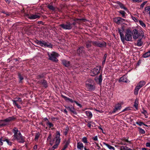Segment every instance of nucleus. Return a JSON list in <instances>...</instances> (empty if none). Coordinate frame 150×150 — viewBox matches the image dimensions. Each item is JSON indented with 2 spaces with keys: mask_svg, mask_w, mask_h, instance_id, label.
<instances>
[{
  "mask_svg": "<svg viewBox=\"0 0 150 150\" xmlns=\"http://www.w3.org/2000/svg\"><path fill=\"white\" fill-rule=\"evenodd\" d=\"M12 131L14 134L12 136L13 138L12 139V141H14L16 140L18 142L22 143L25 142V137L22 136L20 132L16 127H14Z\"/></svg>",
  "mask_w": 150,
  "mask_h": 150,
  "instance_id": "f257e3e1",
  "label": "nucleus"
},
{
  "mask_svg": "<svg viewBox=\"0 0 150 150\" xmlns=\"http://www.w3.org/2000/svg\"><path fill=\"white\" fill-rule=\"evenodd\" d=\"M60 134L59 132H57L55 137L54 138L53 141L50 140V144L51 145L53 144V141H55V144L51 148V150H54L57 148L60 143Z\"/></svg>",
  "mask_w": 150,
  "mask_h": 150,
  "instance_id": "f03ea898",
  "label": "nucleus"
},
{
  "mask_svg": "<svg viewBox=\"0 0 150 150\" xmlns=\"http://www.w3.org/2000/svg\"><path fill=\"white\" fill-rule=\"evenodd\" d=\"M132 33L131 30L129 29L126 30L125 34V36L124 35V40L122 39L121 40L122 42H124L125 40L127 41H131L132 39Z\"/></svg>",
  "mask_w": 150,
  "mask_h": 150,
  "instance_id": "7ed1b4c3",
  "label": "nucleus"
},
{
  "mask_svg": "<svg viewBox=\"0 0 150 150\" xmlns=\"http://www.w3.org/2000/svg\"><path fill=\"white\" fill-rule=\"evenodd\" d=\"M47 54L49 57V59L54 62H57L58 61L57 57L59 55L57 53L55 52H52V53L48 52Z\"/></svg>",
  "mask_w": 150,
  "mask_h": 150,
  "instance_id": "20e7f679",
  "label": "nucleus"
},
{
  "mask_svg": "<svg viewBox=\"0 0 150 150\" xmlns=\"http://www.w3.org/2000/svg\"><path fill=\"white\" fill-rule=\"evenodd\" d=\"M35 42L37 45L42 47L44 46L45 47H47L50 48H52V45L51 43L46 42L43 40L40 41L36 40Z\"/></svg>",
  "mask_w": 150,
  "mask_h": 150,
  "instance_id": "39448f33",
  "label": "nucleus"
},
{
  "mask_svg": "<svg viewBox=\"0 0 150 150\" xmlns=\"http://www.w3.org/2000/svg\"><path fill=\"white\" fill-rule=\"evenodd\" d=\"M93 44L94 45L98 46L100 47H102L103 46V44L102 43H100L98 42H91L89 41L87 42L86 43V47L88 48L91 47V44Z\"/></svg>",
  "mask_w": 150,
  "mask_h": 150,
  "instance_id": "423d86ee",
  "label": "nucleus"
},
{
  "mask_svg": "<svg viewBox=\"0 0 150 150\" xmlns=\"http://www.w3.org/2000/svg\"><path fill=\"white\" fill-rule=\"evenodd\" d=\"M59 26L64 30H70L72 28L71 23L68 22H66L64 23L61 24Z\"/></svg>",
  "mask_w": 150,
  "mask_h": 150,
  "instance_id": "0eeeda50",
  "label": "nucleus"
},
{
  "mask_svg": "<svg viewBox=\"0 0 150 150\" xmlns=\"http://www.w3.org/2000/svg\"><path fill=\"white\" fill-rule=\"evenodd\" d=\"M132 33L133 38L135 40L137 39L139 36H143V31H141L140 33H139L136 29L133 30Z\"/></svg>",
  "mask_w": 150,
  "mask_h": 150,
  "instance_id": "6e6552de",
  "label": "nucleus"
},
{
  "mask_svg": "<svg viewBox=\"0 0 150 150\" xmlns=\"http://www.w3.org/2000/svg\"><path fill=\"white\" fill-rule=\"evenodd\" d=\"M15 99H16V100H12L13 102V105H16L18 108L19 109L21 108V106L18 104L17 102H18L20 104H22L23 103V102L22 101L21 99L20 98H16Z\"/></svg>",
  "mask_w": 150,
  "mask_h": 150,
  "instance_id": "1a4fd4ad",
  "label": "nucleus"
},
{
  "mask_svg": "<svg viewBox=\"0 0 150 150\" xmlns=\"http://www.w3.org/2000/svg\"><path fill=\"white\" fill-rule=\"evenodd\" d=\"M84 48L82 46L80 47L77 50V54L79 56H83L85 54V52L84 50Z\"/></svg>",
  "mask_w": 150,
  "mask_h": 150,
  "instance_id": "9d476101",
  "label": "nucleus"
},
{
  "mask_svg": "<svg viewBox=\"0 0 150 150\" xmlns=\"http://www.w3.org/2000/svg\"><path fill=\"white\" fill-rule=\"evenodd\" d=\"M100 67L98 66L96 67L94 69L91 70L90 73L91 75L94 76L100 72Z\"/></svg>",
  "mask_w": 150,
  "mask_h": 150,
  "instance_id": "9b49d317",
  "label": "nucleus"
},
{
  "mask_svg": "<svg viewBox=\"0 0 150 150\" xmlns=\"http://www.w3.org/2000/svg\"><path fill=\"white\" fill-rule=\"evenodd\" d=\"M27 18L31 20L38 18H40L39 15L36 14H30L27 15Z\"/></svg>",
  "mask_w": 150,
  "mask_h": 150,
  "instance_id": "f8f14e48",
  "label": "nucleus"
},
{
  "mask_svg": "<svg viewBox=\"0 0 150 150\" xmlns=\"http://www.w3.org/2000/svg\"><path fill=\"white\" fill-rule=\"evenodd\" d=\"M86 87L87 89L89 91H92L94 90L95 89L94 85L89 84L86 86Z\"/></svg>",
  "mask_w": 150,
  "mask_h": 150,
  "instance_id": "ddd939ff",
  "label": "nucleus"
},
{
  "mask_svg": "<svg viewBox=\"0 0 150 150\" xmlns=\"http://www.w3.org/2000/svg\"><path fill=\"white\" fill-rule=\"evenodd\" d=\"M121 108V106L120 104H118L116 105L115 108L112 112V113L115 112L117 111L120 110Z\"/></svg>",
  "mask_w": 150,
  "mask_h": 150,
  "instance_id": "4468645a",
  "label": "nucleus"
},
{
  "mask_svg": "<svg viewBox=\"0 0 150 150\" xmlns=\"http://www.w3.org/2000/svg\"><path fill=\"white\" fill-rule=\"evenodd\" d=\"M145 84V82L144 81H140L139 82L136 86L139 88L140 89Z\"/></svg>",
  "mask_w": 150,
  "mask_h": 150,
  "instance_id": "2eb2a0df",
  "label": "nucleus"
},
{
  "mask_svg": "<svg viewBox=\"0 0 150 150\" xmlns=\"http://www.w3.org/2000/svg\"><path fill=\"white\" fill-rule=\"evenodd\" d=\"M62 62L63 65L66 67H69L70 65V62L69 61L63 59L62 60Z\"/></svg>",
  "mask_w": 150,
  "mask_h": 150,
  "instance_id": "dca6fc26",
  "label": "nucleus"
},
{
  "mask_svg": "<svg viewBox=\"0 0 150 150\" xmlns=\"http://www.w3.org/2000/svg\"><path fill=\"white\" fill-rule=\"evenodd\" d=\"M15 119V118L13 117H9L5 119L3 121L6 122H9Z\"/></svg>",
  "mask_w": 150,
  "mask_h": 150,
  "instance_id": "f3484780",
  "label": "nucleus"
},
{
  "mask_svg": "<svg viewBox=\"0 0 150 150\" xmlns=\"http://www.w3.org/2000/svg\"><path fill=\"white\" fill-rule=\"evenodd\" d=\"M77 148L81 150H83V144L81 142H79L77 144Z\"/></svg>",
  "mask_w": 150,
  "mask_h": 150,
  "instance_id": "a211bd4d",
  "label": "nucleus"
},
{
  "mask_svg": "<svg viewBox=\"0 0 150 150\" xmlns=\"http://www.w3.org/2000/svg\"><path fill=\"white\" fill-rule=\"evenodd\" d=\"M89 84H94L93 81L91 79H88L86 81V86L88 85Z\"/></svg>",
  "mask_w": 150,
  "mask_h": 150,
  "instance_id": "6ab92c4d",
  "label": "nucleus"
},
{
  "mask_svg": "<svg viewBox=\"0 0 150 150\" xmlns=\"http://www.w3.org/2000/svg\"><path fill=\"white\" fill-rule=\"evenodd\" d=\"M52 4V3H50L47 6V7L50 10L54 11L55 10V8L53 6Z\"/></svg>",
  "mask_w": 150,
  "mask_h": 150,
  "instance_id": "aec40b11",
  "label": "nucleus"
},
{
  "mask_svg": "<svg viewBox=\"0 0 150 150\" xmlns=\"http://www.w3.org/2000/svg\"><path fill=\"white\" fill-rule=\"evenodd\" d=\"M102 74H101L100 75L99 78H96L95 80L97 81H98L99 83V84L100 85V83L102 81Z\"/></svg>",
  "mask_w": 150,
  "mask_h": 150,
  "instance_id": "412c9836",
  "label": "nucleus"
},
{
  "mask_svg": "<svg viewBox=\"0 0 150 150\" xmlns=\"http://www.w3.org/2000/svg\"><path fill=\"white\" fill-rule=\"evenodd\" d=\"M127 79L126 76H124L121 77L119 80L120 82H127Z\"/></svg>",
  "mask_w": 150,
  "mask_h": 150,
  "instance_id": "4be33fe9",
  "label": "nucleus"
},
{
  "mask_svg": "<svg viewBox=\"0 0 150 150\" xmlns=\"http://www.w3.org/2000/svg\"><path fill=\"white\" fill-rule=\"evenodd\" d=\"M66 108L67 110L71 111L73 113L75 114H76V112L73 107H66Z\"/></svg>",
  "mask_w": 150,
  "mask_h": 150,
  "instance_id": "5701e85b",
  "label": "nucleus"
},
{
  "mask_svg": "<svg viewBox=\"0 0 150 150\" xmlns=\"http://www.w3.org/2000/svg\"><path fill=\"white\" fill-rule=\"evenodd\" d=\"M62 97L66 101H70L71 103H73L74 102V100H72L71 99H70L69 98H68L65 96H64L63 95H62Z\"/></svg>",
  "mask_w": 150,
  "mask_h": 150,
  "instance_id": "b1692460",
  "label": "nucleus"
},
{
  "mask_svg": "<svg viewBox=\"0 0 150 150\" xmlns=\"http://www.w3.org/2000/svg\"><path fill=\"white\" fill-rule=\"evenodd\" d=\"M118 32L120 34L121 40L122 39V40H124V34L123 32V31L120 30V29H118Z\"/></svg>",
  "mask_w": 150,
  "mask_h": 150,
  "instance_id": "393cba45",
  "label": "nucleus"
},
{
  "mask_svg": "<svg viewBox=\"0 0 150 150\" xmlns=\"http://www.w3.org/2000/svg\"><path fill=\"white\" fill-rule=\"evenodd\" d=\"M129 142L127 139H122L121 144L122 145H126L127 144V143H128Z\"/></svg>",
  "mask_w": 150,
  "mask_h": 150,
  "instance_id": "a878e982",
  "label": "nucleus"
},
{
  "mask_svg": "<svg viewBox=\"0 0 150 150\" xmlns=\"http://www.w3.org/2000/svg\"><path fill=\"white\" fill-rule=\"evenodd\" d=\"M114 21L117 24H121L120 17H117L114 19Z\"/></svg>",
  "mask_w": 150,
  "mask_h": 150,
  "instance_id": "bb28decb",
  "label": "nucleus"
},
{
  "mask_svg": "<svg viewBox=\"0 0 150 150\" xmlns=\"http://www.w3.org/2000/svg\"><path fill=\"white\" fill-rule=\"evenodd\" d=\"M138 104V99L137 98H136L135 100L134 105V106L136 108V109H137Z\"/></svg>",
  "mask_w": 150,
  "mask_h": 150,
  "instance_id": "cd10ccee",
  "label": "nucleus"
},
{
  "mask_svg": "<svg viewBox=\"0 0 150 150\" xmlns=\"http://www.w3.org/2000/svg\"><path fill=\"white\" fill-rule=\"evenodd\" d=\"M150 56V51H149L145 54L143 55V57L144 58H146Z\"/></svg>",
  "mask_w": 150,
  "mask_h": 150,
  "instance_id": "c85d7f7f",
  "label": "nucleus"
},
{
  "mask_svg": "<svg viewBox=\"0 0 150 150\" xmlns=\"http://www.w3.org/2000/svg\"><path fill=\"white\" fill-rule=\"evenodd\" d=\"M40 82L45 88H46L47 87V83L46 81L43 80L42 81Z\"/></svg>",
  "mask_w": 150,
  "mask_h": 150,
  "instance_id": "c756f323",
  "label": "nucleus"
},
{
  "mask_svg": "<svg viewBox=\"0 0 150 150\" xmlns=\"http://www.w3.org/2000/svg\"><path fill=\"white\" fill-rule=\"evenodd\" d=\"M129 148L128 147L124 146H121L120 149V150H129Z\"/></svg>",
  "mask_w": 150,
  "mask_h": 150,
  "instance_id": "7c9ffc66",
  "label": "nucleus"
},
{
  "mask_svg": "<svg viewBox=\"0 0 150 150\" xmlns=\"http://www.w3.org/2000/svg\"><path fill=\"white\" fill-rule=\"evenodd\" d=\"M104 144L109 149H114L115 148L114 147L110 146V145L108 144H106L105 143H104Z\"/></svg>",
  "mask_w": 150,
  "mask_h": 150,
  "instance_id": "2f4dec72",
  "label": "nucleus"
},
{
  "mask_svg": "<svg viewBox=\"0 0 150 150\" xmlns=\"http://www.w3.org/2000/svg\"><path fill=\"white\" fill-rule=\"evenodd\" d=\"M140 89L136 86L134 90V94L135 95H137L138 93V91Z\"/></svg>",
  "mask_w": 150,
  "mask_h": 150,
  "instance_id": "473e14b6",
  "label": "nucleus"
},
{
  "mask_svg": "<svg viewBox=\"0 0 150 150\" xmlns=\"http://www.w3.org/2000/svg\"><path fill=\"white\" fill-rule=\"evenodd\" d=\"M85 113L87 116L89 117H91L92 116V114L90 111H86Z\"/></svg>",
  "mask_w": 150,
  "mask_h": 150,
  "instance_id": "72a5a7b5",
  "label": "nucleus"
},
{
  "mask_svg": "<svg viewBox=\"0 0 150 150\" xmlns=\"http://www.w3.org/2000/svg\"><path fill=\"white\" fill-rule=\"evenodd\" d=\"M44 76V74L43 73H42L40 74H39L37 76L36 78L37 79H40V78H43Z\"/></svg>",
  "mask_w": 150,
  "mask_h": 150,
  "instance_id": "f704fd0d",
  "label": "nucleus"
},
{
  "mask_svg": "<svg viewBox=\"0 0 150 150\" xmlns=\"http://www.w3.org/2000/svg\"><path fill=\"white\" fill-rule=\"evenodd\" d=\"M2 141L4 142H6L9 145H11L12 144V142H10L9 139H4Z\"/></svg>",
  "mask_w": 150,
  "mask_h": 150,
  "instance_id": "c9c22d12",
  "label": "nucleus"
},
{
  "mask_svg": "<svg viewBox=\"0 0 150 150\" xmlns=\"http://www.w3.org/2000/svg\"><path fill=\"white\" fill-rule=\"evenodd\" d=\"M138 128L139 129V132L140 133L142 134H144L145 133V132L143 129H142L140 127H138Z\"/></svg>",
  "mask_w": 150,
  "mask_h": 150,
  "instance_id": "e433bc0d",
  "label": "nucleus"
},
{
  "mask_svg": "<svg viewBox=\"0 0 150 150\" xmlns=\"http://www.w3.org/2000/svg\"><path fill=\"white\" fill-rule=\"evenodd\" d=\"M138 21L140 25L142 27H146V25L143 21Z\"/></svg>",
  "mask_w": 150,
  "mask_h": 150,
  "instance_id": "4c0bfd02",
  "label": "nucleus"
},
{
  "mask_svg": "<svg viewBox=\"0 0 150 150\" xmlns=\"http://www.w3.org/2000/svg\"><path fill=\"white\" fill-rule=\"evenodd\" d=\"M69 129L68 127H67L65 129L64 131V134L65 135H67L68 133V131L69 130Z\"/></svg>",
  "mask_w": 150,
  "mask_h": 150,
  "instance_id": "58836bf2",
  "label": "nucleus"
},
{
  "mask_svg": "<svg viewBox=\"0 0 150 150\" xmlns=\"http://www.w3.org/2000/svg\"><path fill=\"white\" fill-rule=\"evenodd\" d=\"M18 77L19 79V81L21 82V81L23 79V77L21 75L20 73L18 74Z\"/></svg>",
  "mask_w": 150,
  "mask_h": 150,
  "instance_id": "ea45409f",
  "label": "nucleus"
},
{
  "mask_svg": "<svg viewBox=\"0 0 150 150\" xmlns=\"http://www.w3.org/2000/svg\"><path fill=\"white\" fill-rule=\"evenodd\" d=\"M47 123V124L49 126V127L50 128H52L53 127L54 125L51 123L49 121H48Z\"/></svg>",
  "mask_w": 150,
  "mask_h": 150,
  "instance_id": "a19ab883",
  "label": "nucleus"
},
{
  "mask_svg": "<svg viewBox=\"0 0 150 150\" xmlns=\"http://www.w3.org/2000/svg\"><path fill=\"white\" fill-rule=\"evenodd\" d=\"M145 11L146 12H148L150 11V6H148L145 8Z\"/></svg>",
  "mask_w": 150,
  "mask_h": 150,
  "instance_id": "79ce46f5",
  "label": "nucleus"
},
{
  "mask_svg": "<svg viewBox=\"0 0 150 150\" xmlns=\"http://www.w3.org/2000/svg\"><path fill=\"white\" fill-rule=\"evenodd\" d=\"M70 143V139H68L66 141L65 144L64 146H66L67 147H68Z\"/></svg>",
  "mask_w": 150,
  "mask_h": 150,
  "instance_id": "37998d69",
  "label": "nucleus"
},
{
  "mask_svg": "<svg viewBox=\"0 0 150 150\" xmlns=\"http://www.w3.org/2000/svg\"><path fill=\"white\" fill-rule=\"evenodd\" d=\"M119 12L122 14L123 17H125V12L124 11H119Z\"/></svg>",
  "mask_w": 150,
  "mask_h": 150,
  "instance_id": "c03bdc74",
  "label": "nucleus"
},
{
  "mask_svg": "<svg viewBox=\"0 0 150 150\" xmlns=\"http://www.w3.org/2000/svg\"><path fill=\"white\" fill-rule=\"evenodd\" d=\"M142 42L141 40H138L137 43V45L139 46H141L142 45Z\"/></svg>",
  "mask_w": 150,
  "mask_h": 150,
  "instance_id": "a18cd8bd",
  "label": "nucleus"
},
{
  "mask_svg": "<svg viewBox=\"0 0 150 150\" xmlns=\"http://www.w3.org/2000/svg\"><path fill=\"white\" fill-rule=\"evenodd\" d=\"M119 5H120V7L121 8H123V9H125V10H127V8H125V7L123 6V5L122 4H121V3H120V4H119Z\"/></svg>",
  "mask_w": 150,
  "mask_h": 150,
  "instance_id": "49530a36",
  "label": "nucleus"
},
{
  "mask_svg": "<svg viewBox=\"0 0 150 150\" xmlns=\"http://www.w3.org/2000/svg\"><path fill=\"white\" fill-rule=\"evenodd\" d=\"M142 113L144 115L146 118L147 117V116L146 115H147V112L146 110H144Z\"/></svg>",
  "mask_w": 150,
  "mask_h": 150,
  "instance_id": "de8ad7c7",
  "label": "nucleus"
},
{
  "mask_svg": "<svg viewBox=\"0 0 150 150\" xmlns=\"http://www.w3.org/2000/svg\"><path fill=\"white\" fill-rule=\"evenodd\" d=\"M133 3L137 2L138 3H140L142 2V0H132Z\"/></svg>",
  "mask_w": 150,
  "mask_h": 150,
  "instance_id": "09e8293b",
  "label": "nucleus"
},
{
  "mask_svg": "<svg viewBox=\"0 0 150 150\" xmlns=\"http://www.w3.org/2000/svg\"><path fill=\"white\" fill-rule=\"evenodd\" d=\"M82 141L84 143H87V138L85 137H84L82 139Z\"/></svg>",
  "mask_w": 150,
  "mask_h": 150,
  "instance_id": "8fccbe9b",
  "label": "nucleus"
},
{
  "mask_svg": "<svg viewBox=\"0 0 150 150\" xmlns=\"http://www.w3.org/2000/svg\"><path fill=\"white\" fill-rule=\"evenodd\" d=\"M147 3V1H145L141 5H140V7L142 8L145 4Z\"/></svg>",
  "mask_w": 150,
  "mask_h": 150,
  "instance_id": "3c124183",
  "label": "nucleus"
},
{
  "mask_svg": "<svg viewBox=\"0 0 150 150\" xmlns=\"http://www.w3.org/2000/svg\"><path fill=\"white\" fill-rule=\"evenodd\" d=\"M85 20V19H83V18H82V19L76 18L75 19H74V21H79V22H81L82 21H83V20Z\"/></svg>",
  "mask_w": 150,
  "mask_h": 150,
  "instance_id": "603ef678",
  "label": "nucleus"
},
{
  "mask_svg": "<svg viewBox=\"0 0 150 150\" xmlns=\"http://www.w3.org/2000/svg\"><path fill=\"white\" fill-rule=\"evenodd\" d=\"M136 123L140 126H141L144 124V123L143 122H137Z\"/></svg>",
  "mask_w": 150,
  "mask_h": 150,
  "instance_id": "864d4df0",
  "label": "nucleus"
},
{
  "mask_svg": "<svg viewBox=\"0 0 150 150\" xmlns=\"http://www.w3.org/2000/svg\"><path fill=\"white\" fill-rule=\"evenodd\" d=\"M132 19L135 22H137L138 21V20H137V19L135 17H132Z\"/></svg>",
  "mask_w": 150,
  "mask_h": 150,
  "instance_id": "5fc2aeb1",
  "label": "nucleus"
},
{
  "mask_svg": "<svg viewBox=\"0 0 150 150\" xmlns=\"http://www.w3.org/2000/svg\"><path fill=\"white\" fill-rule=\"evenodd\" d=\"M146 147H150V142H147L146 144Z\"/></svg>",
  "mask_w": 150,
  "mask_h": 150,
  "instance_id": "6e6d98bb",
  "label": "nucleus"
},
{
  "mask_svg": "<svg viewBox=\"0 0 150 150\" xmlns=\"http://www.w3.org/2000/svg\"><path fill=\"white\" fill-rule=\"evenodd\" d=\"M129 110V108H126L122 111V112H123L125 111Z\"/></svg>",
  "mask_w": 150,
  "mask_h": 150,
  "instance_id": "4d7b16f0",
  "label": "nucleus"
},
{
  "mask_svg": "<svg viewBox=\"0 0 150 150\" xmlns=\"http://www.w3.org/2000/svg\"><path fill=\"white\" fill-rule=\"evenodd\" d=\"M92 139L94 140L95 141L97 140L98 139L97 137L96 136L93 137Z\"/></svg>",
  "mask_w": 150,
  "mask_h": 150,
  "instance_id": "13d9d810",
  "label": "nucleus"
},
{
  "mask_svg": "<svg viewBox=\"0 0 150 150\" xmlns=\"http://www.w3.org/2000/svg\"><path fill=\"white\" fill-rule=\"evenodd\" d=\"M120 22L121 23L125 21V20L124 19L122 18H121L120 17Z\"/></svg>",
  "mask_w": 150,
  "mask_h": 150,
  "instance_id": "bf43d9fd",
  "label": "nucleus"
},
{
  "mask_svg": "<svg viewBox=\"0 0 150 150\" xmlns=\"http://www.w3.org/2000/svg\"><path fill=\"white\" fill-rule=\"evenodd\" d=\"M51 138H52V135H51V134H50V135H49V136L47 137V140H48L49 139H51Z\"/></svg>",
  "mask_w": 150,
  "mask_h": 150,
  "instance_id": "052dcab7",
  "label": "nucleus"
},
{
  "mask_svg": "<svg viewBox=\"0 0 150 150\" xmlns=\"http://www.w3.org/2000/svg\"><path fill=\"white\" fill-rule=\"evenodd\" d=\"M4 139H0V145H2V144H3V142L2 140Z\"/></svg>",
  "mask_w": 150,
  "mask_h": 150,
  "instance_id": "680f3d73",
  "label": "nucleus"
},
{
  "mask_svg": "<svg viewBox=\"0 0 150 150\" xmlns=\"http://www.w3.org/2000/svg\"><path fill=\"white\" fill-rule=\"evenodd\" d=\"M39 135L38 134H36L35 136V139H38L39 137Z\"/></svg>",
  "mask_w": 150,
  "mask_h": 150,
  "instance_id": "e2e57ef3",
  "label": "nucleus"
},
{
  "mask_svg": "<svg viewBox=\"0 0 150 150\" xmlns=\"http://www.w3.org/2000/svg\"><path fill=\"white\" fill-rule=\"evenodd\" d=\"M96 148L97 149H100V147L99 146V145H98V144H96Z\"/></svg>",
  "mask_w": 150,
  "mask_h": 150,
  "instance_id": "0e129e2a",
  "label": "nucleus"
},
{
  "mask_svg": "<svg viewBox=\"0 0 150 150\" xmlns=\"http://www.w3.org/2000/svg\"><path fill=\"white\" fill-rule=\"evenodd\" d=\"M37 149V146L36 145H35L34 146V149Z\"/></svg>",
  "mask_w": 150,
  "mask_h": 150,
  "instance_id": "69168bd1",
  "label": "nucleus"
},
{
  "mask_svg": "<svg viewBox=\"0 0 150 150\" xmlns=\"http://www.w3.org/2000/svg\"><path fill=\"white\" fill-rule=\"evenodd\" d=\"M67 147L65 146H64V147L61 150H64Z\"/></svg>",
  "mask_w": 150,
  "mask_h": 150,
  "instance_id": "338daca9",
  "label": "nucleus"
},
{
  "mask_svg": "<svg viewBox=\"0 0 150 150\" xmlns=\"http://www.w3.org/2000/svg\"><path fill=\"white\" fill-rule=\"evenodd\" d=\"M6 2L9 4L10 2V0H5Z\"/></svg>",
  "mask_w": 150,
  "mask_h": 150,
  "instance_id": "774afa93",
  "label": "nucleus"
}]
</instances>
